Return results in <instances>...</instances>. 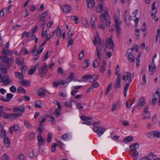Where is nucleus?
I'll list each match as a JSON object with an SVG mask.
<instances>
[{"label": "nucleus", "mask_w": 160, "mask_h": 160, "mask_svg": "<svg viewBox=\"0 0 160 160\" xmlns=\"http://www.w3.org/2000/svg\"><path fill=\"white\" fill-rule=\"evenodd\" d=\"M0 62L5 63L9 67L14 63V60L13 58H8L6 55H3L0 56Z\"/></svg>", "instance_id": "nucleus-1"}, {"label": "nucleus", "mask_w": 160, "mask_h": 160, "mask_svg": "<svg viewBox=\"0 0 160 160\" xmlns=\"http://www.w3.org/2000/svg\"><path fill=\"white\" fill-rule=\"evenodd\" d=\"M101 20L102 21L103 19L106 21V24L107 26H110L111 23V17L108 13V11H104L102 13H101Z\"/></svg>", "instance_id": "nucleus-2"}, {"label": "nucleus", "mask_w": 160, "mask_h": 160, "mask_svg": "<svg viewBox=\"0 0 160 160\" xmlns=\"http://www.w3.org/2000/svg\"><path fill=\"white\" fill-rule=\"evenodd\" d=\"M106 129L105 128L102 127L95 126L93 128V131L98 134L99 137L103 134Z\"/></svg>", "instance_id": "nucleus-3"}, {"label": "nucleus", "mask_w": 160, "mask_h": 160, "mask_svg": "<svg viewBox=\"0 0 160 160\" xmlns=\"http://www.w3.org/2000/svg\"><path fill=\"white\" fill-rule=\"evenodd\" d=\"M48 68L46 64L44 65L40 68L39 70L38 73L40 76L42 77H43V76H45L46 73L48 71Z\"/></svg>", "instance_id": "nucleus-4"}, {"label": "nucleus", "mask_w": 160, "mask_h": 160, "mask_svg": "<svg viewBox=\"0 0 160 160\" xmlns=\"http://www.w3.org/2000/svg\"><path fill=\"white\" fill-rule=\"evenodd\" d=\"M122 77V75L120 74H118L117 77V81L115 82L114 87V88L115 89H117V88H120V82L121 81V78Z\"/></svg>", "instance_id": "nucleus-5"}, {"label": "nucleus", "mask_w": 160, "mask_h": 160, "mask_svg": "<svg viewBox=\"0 0 160 160\" xmlns=\"http://www.w3.org/2000/svg\"><path fill=\"white\" fill-rule=\"evenodd\" d=\"M99 2L100 3H99L98 7H97V6L96 9L97 13H101L103 10L104 1H102V0H101Z\"/></svg>", "instance_id": "nucleus-6"}, {"label": "nucleus", "mask_w": 160, "mask_h": 160, "mask_svg": "<svg viewBox=\"0 0 160 160\" xmlns=\"http://www.w3.org/2000/svg\"><path fill=\"white\" fill-rule=\"evenodd\" d=\"M46 91V90L42 88H39L37 91V94L40 97H45L46 96L45 91Z\"/></svg>", "instance_id": "nucleus-7"}, {"label": "nucleus", "mask_w": 160, "mask_h": 160, "mask_svg": "<svg viewBox=\"0 0 160 160\" xmlns=\"http://www.w3.org/2000/svg\"><path fill=\"white\" fill-rule=\"evenodd\" d=\"M129 49L128 50L126 54V56L128 58V61H131V62H134L135 59V57H133V54L132 53L128 52Z\"/></svg>", "instance_id": "nucleus-8"}, {"label": "nucleus", "mask_w": 160, "mask_h": 160, "mask_svg": "<svg viewBox=\"0 0 160 160\" xmlns=\"http://www.w3.org/2000/svg\"><path fill=\"white\" fill-rule=\"evenodd\" d=\"M92 42L94 46H95L96 44L100 45L102 44L101 38L98 35L95 37L92 41Z\"/></svg>", "instance_id": "nucleus-9"}, {"label": "nucleus", "mask_w": 160, "mask_h": 160, "mask_svg": "<svg viewBox=\"0 0 160 160\" xmlns=\"http://www.w3.org/2000/svg\"><path fill=\"white\" fill-rule=\"evenodd\" d=\"M88 7L89 8H92L95 6V2L94 0H86Z\"/></svg>", "instance_id": "nucleus-10"}, {"label": "nucleus", "mask_w": 160, "mask_h": 160, "mask_svg": "<svg viewBox=\"0 0 160 160\" xmlns=\"http://www.w3.org/2000/svg\"><path fill=\"white\" fill-rule=\"evenodd\" d=\"M13 111L14 112L20 111L21 113H23L24 112V107L20 106L18 107H15L13 108Z\"/></svg>", "instance_id": "nucleus-11"}, {"label": "nucleus", "mask_w": 160, "mask_h": 160, "mask_svg": "<svg viewBox=\"0 0 160 160\" xmlns=\"http://www.w3.org/2000/svg\"><path fill=\"white\" fill-rule=\"evenodd\" d=\"M38 144L39 146H41L43 144L44 141L43 139L41 133H39L38 136Z\"/></svg>", "instance_id": "nucleus-12"}, {"label": "nucleus", "mask_w": 160, "mask_h": 160, "mask_svg": "<svg viewBox=\"0 0 160 160\" xmlns=\"http://www.w3.org/2000/svg\"><path fill=\"white\" fill-rule=\"evenodd\" d=\"M108 45L106 47L109 49H113L114 47V43L113 41L111 38H109L108 42Z\"/></svg>", "instance_id": "nucleus-13"}, {"label": "nucleus", "mask_w": 160, "mask_h": 160, "mask_svg": "<svg viewBox=\"0 0 160 160\" xmlns=\"http://www.w3.org/2000/svg\"><path fill=\"white\" fill-rule=\"evenodd\" d=\"M62 9L65 13H67L71 10V7L69 5H65L62 6Z\"/></svg>", "instance_id": "nucleus-14"}, {"label": "nucleus", "mask_w": 160, "mask_h": 160, "mask_svg": "<svg viewBox=\"0 0 160 160\" xmlns=\"http://www.w3.org/2000/svg\"><path fill=\"white\" fill-rule=\"evenodd\" d=\"M0 69L2 70L1 72H2V74H7L8 73L7 69L6 68V66L2 64H0Z\"/></svg>", "instance_id": "nucleus-15"}, {"label": "nucleus", "mask_w": 160, "mask_h": 160, "mask_svg": "<svg viewBox=\"0 0 160 160\" xmlns=\"http://www.w3.org/2000/svg\"><path fill=\"white\" fill-rule=\"evenodd\" d=\"M112 107L111 109V111L112 112L116 111L118 108H119L120 107V103L119 102H118L116 104H112Z\"/></svg>", "instance_id": "nucleus-16"}, {"label": "nucleus", "mask_w": 160, "mask_h": 160, "mask_svg": "<svg viewBox=\"0 0 160 160\" xmlns=\"http://www.w3.org/2000/svg\"><path fill=\"white\" fill-rule=\"evenodd\" d=\"M133 138L132 137L129 136L125 138L122 140L123 142L128 143L133 141Z\"/></svg>", "instance_id": "nucleus-17"}, {"label": "nucleus", "mask_w": 160, "mask_h": 160, "mask_svg": "<svg viewBox=\"0 0 160 160\" xmlns=\"http://www.w3.org/2000/svg\"><path fill=\"white\" fill-rule=\"evenodd\" d=\"M95 18V19H96V15L95 14H93L90 20V24L92 26V28L93 29H94L96 28L95 26H94L95 23V20H92V18Z\"/></svg>", "instance_id": "nucleus-18"}, {"label": "nucleus", "mask_w": 160, "mask_h": 160, "mask_svg": "<svg viewBox=\"0 0 160 160\" xmlns=\"http://www.w3.org/2000/svg\"><path fill=\"white\" fill-rule=\"evenodd\" d=\"M129 83H126L125 84V86L124 87V90L123 91V94L124 96L126 97L127 96V91L129 88Z\"/></svg>", "instance_id": "nucleus-19"}, {"label": "nucleus", "mask_w": 160, "mask_h": 160, "mask_svg": "<svg viewBox=\"0 0 160 160\" xmlns=\"http://www.w3.org/2000/svg\"><path fill=\"white\" fill-rule=\"evenodd\" d=\"M145 98L142 97L140 99V102L139 103L138 106H142L145 103Z\"/></svg>", "instance_id": "nucleus-20"}, {"label": "nucleus", "mask_w": 160, "mask_h": 160, "mask_svg": "<svg viewBox=\"0 0 160 160\" xmlns=\"http://www.w3.org/2000/svg\"><path fill=\"white\" fill-rule=\"evenodd\" d=\"M137 145L139 146L138 144L137 143H135L131 145L130 146V148L131 150L137 152V150H136V147Z\"/></svg>", "instance_id": "nucleus-21"}, {"label": "nucleus", "mask_w": 160, "mask_h": 160, "mask_svg": "<svg viewBox=\"0 0 160 160\" xmlns=\"http://www.w3.org/2000/svg\"><path fill=\"white\" fill-rule=\"evenodd\" d=\"M10 141L9 138H8L4 137V144H7L8 145L6 146V147L8 148L10 146Z\"/></svg>", "instance_id": "nucleus-22"}, {"label": "nucleus", "mask_w": 160, "mask_h": 160, "mask_svg": "<svg viewBox=\"0 0 160 160\" xmlns=\"http://www.w3.org/2000/svg\"><path fill=\"white\" fill-rule=\"evenodd\" d=\"M91 75H86L82 78V82H86L88 79L90 78Z\"/></svg>", "instance_id": "nucleus-23"}, {"label": "nucleus", "mask_w": 160, "mask_h": 160, "mask_svg": "<svg viewBox=\"0 0 160 160\" xmlns=\"http://www.w3.org/2000/svg\"><path fill=\"white\" fill-rule=\"evenodd\" d=\"M48 10L43 12L42 14V15L40 18V20H42L43 19H45L48 15Z\"/></svg>", "instance_id": "nucleus-24"}, {"label": "nucleus", "mask_w": 160, "mask_h": 160, "mask_svg": "<svg viewBox=\"0 0 160 160\" xmlns=\"http://www.w3.org/2000/svg\"><path fill=\"white\" fill-rule=\"evenodd\" d=\"M140 30V29L139 28H137L135 30V34L136 36V39L137 41H138L139 39V36L140 35L139 32Z\"/></svg>", "instance_id": "nucleus-25"}, {"label": "nucleus", "mask_w": 160, "mask_h": 160, "mask_svg": "<svg viewBox=\"0 0 160 160\" xmlns=\"http://www.w3.org/2000/svg\"><path fill=\"white\" fill-rule=\"evenodd\" d=\"M89 65L88 60L86 59L84 61V63L82 66V68H86L89 66Z\"/></svg>", "instance_id": "nucleus-26"}, {"label": "nucleus", "mask_w": 160, "mask_h": 160, "mask_svg": "<svg viewBox=\"0 0 160 160\" xmlns=\"http://www.w3.org/2000/svg\"><path fill=\"white\" fill-rule=\"evenodd\" d=\"M156 69V66L155 64H152V66L149 65V72H154Z\"/></svg>", "instance_id": "nucleus-27"}, {"label": "nucleus", "mask_w": 160, "mask_h": 160, "mask_svg": "<svg viewBox=\"0 0 160 160\" xmlns=\"http://www.w3.org/2000/svg\"><path fill=\"white\" fill-rule=\"evenodd\" d=\"M22 84L23 86H29V82L27 80L23 79L21 81Z\"/></svg>", "instance_id": "nucleus-28"}, {"label": "nucleus", "mask_w": 160, "mask_h": 160, "mask_svg": "<svg viewBox=\"0 0 160 160\" xmlns=\"http://www.w3.org/2000/svg\"><path fill=\"white\" fill-rule=\"evenodd\" d=\"M42 102L40 101H37L35 103V106L38 108H41Z\"/></svg>", "instance_id": "nucleus-29"}, {"label": "nucleus", "mask_w": 160, "mask_h": 160, "mask_svg": "<svg viewBox=\"0 0 160 160\" xmlns=\"http://www.w3.org/2000/svg\"><path fill=\"white\" fill-rule=\"evenodd\" d=\"M1 82V81H0V82ZM2 82L3 83L2 85L7 86L10 83V81L9 78H8L7 79L5 80L2 81Z\"/></svg>", "instance_id": "nucleus-30"}, {"label": "nucleus", "mask_w": 160, "mask_h": 160, "mask_svg": "<svg viewBox=\"0 0 160 160\" xmlns=\"http://www.w3.org/2000/svg\"><path fill=\"white\" fill-rule=\"evenodd\" d=\"M17 91L19 93L22 92L25 94L26 93L25 90L21 87H20L18 88Z\"/></svg>", "instance_id": "nucleus-31"}, {"label": "nucleus", "mask_w": 160, "mask_h": 160, "mask_svg": "<svg viewBox=\"0 0 160 160\" xmlns=\"http://www.w3.org/2000/svg\"><path fill=\"white\" fill-rule=\"evenodd\" d=\"M100 62L97 59L95 60L93 63V67L94 68H95L98 67Z\"/></svg>", "instance_id": "nucleus-32"}, {"label": "nucleus", "mask_w": 160, "mask_h": 160, "mask_svg": "<svg viewBox=\"0 0 160 160\" xmlns=\"http://www.w3.org/2000/svg\"><path fill=\"white\" fill-rule=\"evenodd\" d=\"M13 95L11 93H8L6 95V100H8V101L7 102L10 101L11 100V99L13 98Z\"/></svg>", "instance_id": "nucleus-33"}, {"label": "nucleus", "mask_w": 160, "mask_h": 160, "mask_svg": "<svg viewBox=\"0 0 160 160\" xmlns=\"http://www.w3.org/2000/svg\"><path fill=\"white\" fill-rule=\"evenodd\" d=\"M127 79L128 80H129V83H129V85L130 84V83L131 82L132 80L131 79V73H130L129 72H128L127 73Z\"/></svg>", "instance_id": "nucleus-34"}, {"label": "nucleus", "mask_w": 160, "mask_h": 160, "mask_svg": "<svg viewBox=\"0 0 160 160\" xmlns=\"http://www.w3.org/2000/svg\"><path fill=\"white\" fill-rule=\"evenodd\" d=\"M2 52L3 53H4L6 55H11L12 54V52L10 51H6L3 48V50L2 51Z\"/></svg>", "instance_id": "nucleus-35"}, {"label": "nucleus", "mask_w": 160, "mask_h": 160, "mask_svg": "<svg viewBox=\"0 0 160 160\" xmlns=\"http://www.w3.org/2000/svg\"><path fill=\"white\" fill-rule=\"evenodd\" d=\"M13 129L16 131H19L20 130V128L19 127L18 124H15L12 127Z\"/></svg>", "instance_id": "nucleus-36"}, {"label": "nucleus", "mask_w": 160, "mask_h": 160, "mask_svg": "<svg viewBox=\"0 0 160 160\" xmlns=\"http://www.w3.org/2000/svg\"><path fill=\"white\" fill-rule=\"evenodd\" d=\"M36 68H33V66L28 71V73L29 75L32 74L36 71Z\"/></svg>", "instance_id": "nucleus-37"}, {"label": "nucleus", "mask_w": 160, "mask_h": 160, "mask_svg": "<svg viewBox=\"0 0 160 160\" xmlns=\"http://www.w3.org/2000/svg\"><path fill=\"white\" fill-rule=\"evenodd\" d=\"M154 131L151 132H149L147 134V136L149 138H153L154 137Z\"/></svg>", "instance_id": "nucleus-38"}, {"label": "nucleus", "mask_w": 160, "mask_h": 160, "mask_svg": "<svg viewBox=\"0 0 160 160\" xmlns=\"http://www.w3.org/2000/svg\"><path fill=\"white\" fill-rule=\"evenodd\" d=\"M71 19L72 20L74 21L76 24L78 23V21L79 19V18L75 16H72L71 17Z\"/></svg>", "instance_id": "nucleus-39"}, {"label": "nucleus", "mask_w": 160, "mask_h": 160, "mask_svg": "<svg viewBox=\"0 0 160 160\" xmlns=\"http://www.w3.org/2000/svg\"><path fill=\"white\" fill-rule=\"evenodd\" d=\"M52 137V134L51 132H50L48 134L47 138V140L48 143H49L51 141Z\"/></svg>", "instance_id": "nucleus-40"}, {"label": "nucleus", "mask_w": 160, "mask_h": 160, "mask_svg": "<svg viewBox=\"0 0 160 160\" xmlns=\"http://www.w3.org/2000/svg\"><path fill=\"white\" fill-rule=\"evenodd\" d=\"M115 26L117 32V33L118 36H119V34L120 33V32L121 31V28H120V26L118 25H117V26Z\"/></svg>", "instance_id": "nucleus-41"}, {"label": "nucleus", "mask_w": 160, "mask_h": 160, "mask_svg": "<svg viewBox=\"0 0 160 160\" xmlns=\"http://www.w3.org/2000/svg\"><path fill=\"white\" fill-rule=\"evenodd\" d=\"M16 62L17 64L18 65H21L23 63L24 61L22 60H20L18 58H16Z\"/></svg>", "instance_id": "nucleus-42"}, {"label": "nucleus", "mask_w": 160, "mask_h": 160, "mask_svg": "<svg viewBox=\"0 0 160 160\" xmlns=\"http://www.w3.org/2000/svg\"><path fill=\"white\" fill-rule=\"evenodd\" d=\"M74 39L73 38H71L68 41L67 45V47H69L70 46L72 45L73 43Z\"/></svg>", "instance_id": "nucleus-43"}, {"label": "nucleus", "mask_w": 160, "mask_h": 160, "mask_svg": "<svg viewBox=\"0 0 160 160\" xmlns=\"http://www.w3.org/2000/svg\"><path fill=\"white\" fill-rule=\"evenodd\" d=\"M58 145L56 143H54L51 146V151L53 152H54L56 150V147Z\"/></svg>", "instance_id": "nucleus-44"}, {"label": "nucleus", "mask_w": 160, "mask_h": 160, "mask_svg": "<svg viewBox=\"0 0 160 160\" xmlns=\"http://www.w3.org/2000/svg\"><path fill=\"white\" fill-rule=\"evenodd\" d=\"M74 33L73 32L71 31V28H70L68 33V38L69 39L71 38L72 36L73 35Z\"/></svg>", "instance_id": "nucleus-45"}, {"label": "nucleus", "mask_w": 160, "mask_h": 160, "mask_svg": "<svg viewBox=\"0 0 160 160\" xmlns=\"http://www.w3.org/2000/svg\"><path fill=\"white\" fill-rule=\"evenodd\" d=\"M112 82H111L110 83L108 86V88L106 90V92L105 95H107L109 92V91L111 88L112 86Z\"/></svg>", "instance_id": "nucleus-46"}, {"label": "nucleus", "mask_w": 160, "mask_h": 160, "mask_svg": "<svg viewBox=\"0 0 160 160\" xmlns=\"http://www.w3.org/2000/svg\"><path fill=\"white\" fill-rule=\"evenodd\" d=\"M98 78V76L96 75H94L92 76L91 75V77L90 78L93 79L92 82H95L96 80Z\"/></svg>", "instance_id": "nucleus-47"}, {"label": "nucleus", "mask_w": 160, "mask_h": 160, "mask_svg": "<svg viewBox=\"0 0 160 160\" xmlns=\"http://www.w3.org/2000/svg\"><path fill=\"white\" fill-rule=\"evenodd\" d=\"M146 82L145 74V73H143V76L142 78V81L141 82V84L142 85H144L146 83Z\"/></svg>", "instance_id": "nucleus-48"}, {"label": "nucleus", "mask_w": 160, "mask_h": 160, "mask_svg": "<svg viewBox=\"0 0 160 160\" xmlns=\"http://www.w3.org/2000/svg\"><path fill=\"white\" fill-rule=\"evenodd\" d=\"M97 52H96V54L97 55L98 58L100 60H101V57L100 56V54H102V53H100L99 52V49L98 46L96 47Z\"/></svg>", "instance_id": "nucleus-49"}, {"label": "nucleus", "mask_w": 160, "mask_h": 160, "mask_svg": "<svg viewBox=\"0 0 160 160\" xmlns=\"http://www.w3.org/2000/svg\"><path fill=\"white\" fill-rule=\"evenodd\" d=\"M44 28H43V30L42 32V37H47V31L46 30L45 31H44Z\"/></svg>", "instance_id": "nucleus-50"}, {"label": "nucleus", "mask_w": 160, "mask_h": 160, "mask_svg": "<svg viewBox=\"0 0 160 160\" xmlns=\"http://www.w3.org/2000/svg\"><path fill=\"white\" fill-rule=\"evenodd\" d=\"M84 53V51L82 50L80 52L79 56V59L81 60L82 58L83 57Z\"/></svg>", "instance_id": "nucleus-51"}, {"label": "nucleus", "mask_w": 160, "mask_h": 160, "mask_svg": "<svg viewBox=\"0 0 160 160\" xmlns=\"http://www.w3.org/2000/svg\"><path fill=\"white\" fill-rule=\"evenodd\" d=\"M10 114L4 112L3 115V117L5 118L9 119L10 118Z\"/></svg>", "instance_id": "nucleus-52"}, {"label": "nucleus", "mask_w": 160, "mask_h": 160, "mask_svg": "<svg viewBox=\"0 0 160 160\" xmlns=\"http://www.w3.org/2000/svg\"><path fill=\"white\" fill-rule=\"evenodd\" d=\"M99 86V84L98 82H96L95 83L92 84L91 86L92 88L93 89L98 88Z\"/></svg>", "instance_id": "nucleus-53"}, {"label": "nucleus", "mask_w": 160, "mask_h": 160, "mask_svg": "<svg viewBox=\"0 0 160 160\" xmlns=\"http://www.w3.org/2000/svg\"><path fill=\"white\" fill-rule=\"evenodd\" d=\"M114 18L115 19V26H117V25H118L120 26V25L121 24L122 22L121 21H119L116 18H115V16L114 17Z\"/></svg>", "instance_id": "nucleus-54"}, {"label": "nucleus", "mask_w": 160, "mask_h": 160, "mask_svg": "<svg viewBox=\"0 0 160 160\" xmlns=\"http://www.w3.org/2000/svg\"><path fill=\"white\" fill-rule=\"evenodd\" d=\"M24 125L26 126V127L28 128H29L32 126L30 123L27 121H25L24 122Z\"/></svg>", "instance_id": "nucleus-55"}, {"label": "nucleus", "mask_w": 160, "mask_h": 160, "mask_svg": "<svg viewBox=\"0 0 160 160\" xmlns=\"http://www.w3.org/2000/svg\"><path fill=\"white\" fill-rule=\"evenodd\" d=\"M15 74L16 76L18 77L19 78H20L18 77V76H20L22 78H23V77L22 76L23 74L22 73H21L20 72H15Z\"/></svg>", "instance_id": "nucleus-56"}, {"label": "nucleus", "mask_w": 160, "mask_h": 160, "mask_svg": "<svg viewBox=\"0 0 160 160\" xmlns=\"http://www.w3.org/2000/svg\"><path fill=\"white\" fill-rule=\"evenodd\" d=\"M10 90L12 92L14 93L16 91L17 89L14 86H12L10 88Z\"/></svg>", "instance_id": "nucleus-57"}, {"label": "nucleus", "mask_w": 160, "mask_h": 160, "mask_svg": "<svg viewBox=\"0 0 160 160\" xmlns=\"http://www.w3.org/2000/svg\"><path fill=\"white\" fill-rule=\"evenodd\" d=\"M54 103L58 105V108L59 110H61V106L59 102L58 101H54Z\"/></svg>", "instance_id": "nucleus-58"}, {"label": "nucleus", "mask_w": 160, "mask_h": 160, "mask_svg": "<svg viewBox=\"0 0 160 160\" xmlns=\"http://www.w3.org/2000/svg\"><path fill=\"white\" fill-rule=\"evenodd\" d=\"M62 32L61 30L60 29H58L57 30V32L56 33L57 36V38H59L58 37H60L61 35Z\"/></svg>", "instance_id": "nucleus-59"}, {"label": "nucleus", "mask_w": 160, "mask_h": 160, "mask_svg": "<svg viewBox=\"0 0 160 160\" xmlns=\"http://www.w3.org/2000/svg\"><path fill=\"white\" fill-rule=\"evenodd\" d=\"M21 52L22 53H24L25 54H27L29 53V52L27 49L25 48L22 49Z\"/></svg>", "instance_id": "nucleus-60"}, {"label": "nucleus", "mask_w": 160, "mask_h": 160, "mask_svg": "<svg viewBox=\"0 0 160 160\" xmlns=\"http://www.w3.org/2000/svg\"><path fill=\"white\" fill-rule=\"evenodd\" d=\"M73 76L74 74L72 72L67 78L70 81H71L73 78Z\"/></svg>", "instance_id": "nucleus-61"}, {"label": "nucleus", "mask_w": 160, "mask_h": 160, "mask_svg": "<svg viewBox=\"0 0 160 160\" xmlns=\"http://www.w3.org/2000/svg\"><path fill=\"white\" fill-rule=\"evenodd\" d=\"M154 137H156L158 138H159L160 137V132H159L158 131H154Z\"/></svg>", "instance_id": "nucleus-62"}, {"label": "nucleus", "mask_w": 160, "mask_h": 160, "mask_svg": "<svg viewBox=\"0 0 160 160\" xmlns=\"http://www.w3.org/2000/svg\"><path fill=\"white\" fill-rule=\"evenodd\" d=\"M35 133L34 132H31L29 136V139L30 140L32 139L35 136Z\"/></svg>", "instance_id": "nucleus-63"}, {"label": "nucleus", "mask_w": 160, "mask_h": 160, "mask_svg": "<svg viewBox=\"0 0 160 160\" xmlns=\"http://www.w3.org/2000/svg\"><path fill=\"white\" fill-rule=\"evenodd\" d=\"M57 72L59 74H62L63 73V70L62 68L61 67L58 68L57 69Z\"/></svg>", "instance_id": "nucleus-64"}]
</instances>
